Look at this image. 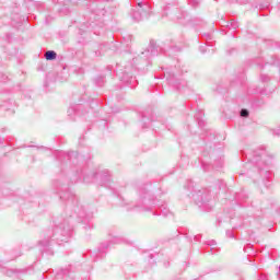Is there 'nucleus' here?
Returning <instances> with one entry per match:
<instances>
[{
    "label": "nucleus",
    "mask_w": 280,
    "mask_h": 280,
    "mask_svg": "<svg viewBox=\"0 0 280 280\" xmlns=\"http://www.w3.org/2000/svg\"><path fill=\"white\" fill-rule=\"evenodd\" d=\"M138 8L139 11L143 14V16H145L148 19V16H150V14H152V8L150 7V4L148 3V1H143V0H138Z\"/></svg>",
    "instance_id": "nucleus-1"
},
{
    "label": "nucleus",
    "mask_w": 280,
    "mask_h": 280,
    "mask_svg": "<svg viewBox=\"0 0 280 280\" xmlns=\"http://www.w3.org/2000/svg\"><path fill=\"white\" fill-rule=\"evenodd\" d=\"M70 229L68 230H62V228H56L54 231V237L57 240V242H67V240L62 237H69ZM60 233L62 236H60Z\"/></svg>",
    "instance_id": "nucleus-2"
},
{
    "label": "nucleus",
    "mask_w": 280,
    "mask_h": 280,
    "mask_svg": "<svg viewBox=\"0 0 280 280\" xmlns=\"http://www.w3.org/2000/svg\"><path fill=\"white\" fill-rule=\"evenodd\" d=\"M132 19H133V21H137V22H139V21H143V19H147L144 15H143V13L138 9L137 11H133V13H132Z\"/></svg>",
    "instance_id": "nucleus-3"
},
{
    "label": "nucleus",
    "mask_w": 280,
    "mask_h": 280,
    "mask_svg": "<svg viewBox=\"0 0 280 280\" xmlns=\"http://www.w3.org/2000/svg\"><path fill=\"white\" fill-rule=\"evenodd\" d=\"M57 57H58V54H56V51L54 50H48L45 54L46 60H56Z\"/></svg>",
    "instance_id": "nucleus-4"
},
{
    "label": "nucleus",
    "mask_w": 280,
    "mask_h": 280,
    "mask_svg": "<svg viewBox=\"0 0 280 280\" xmlns=\"http://www.w3.org/2000/svg\"><path fill=\"white\" fill-rule=\"evenodd\" d=\"M249 113L248 109H241V117H248Z\"/></svg>",
    "instance_id": "nucleus-5"
},
{
    "label": "nucleus",
    "mask_w": 280,
    "mask_h": 280,
    "mask_svg": "<svg viewBox=\"0 0 280 280\" xmlns=\"http://www.w3.org/2000/svg\"><path fill=\"white\" fill-rule=\"evenodd\" d=\"M226 237H230L231 240H233V237H235V234H233V231L228 230L226 231Z\"/></svg>",
    "instance_id": "nucleus-6"
},
{
    "label": "nucleus",
    "mask_w": 280,
    "mask_h": 280,
    "mask_svg": "<svg viewBox=\"0 0 280 280\" xmlns=\"http://www.w3.org/2000/svg\"><path fill=\"white\" fill-rule=\"evenodd\" d=\"M39 244L40 246H49V241L47 242L40 241Z\"/></svg>",
    "instance_id": "nucleus-7"
},
{
    "label": "nucleus",
    "mask_w": 280,
    "mask_h": 280,
    "mask_svg": "<svg viewBox=\"0 0 280 280\" xmlns=\"http://www.w3.org/2000/svg\"><path fill=\"white\" fill-rule=\"evenodd\" d=\"M261 81L262 82H268V77L267 75H261Z\"/></svg>",
    "instance_id": "nucleus-8"
},
{
    "label": "nucleus",
    "mask_w": 280,
    "mask_h": 280,
    "mask_svg": "<svg viewBox=\"0 0 280 280\" xmlns=\"http://www.w3.org/2000/svg\"><path fill=\"white\" fill-rule=\"evenodd\" d=\"M115 244H119V238H115Z\"/></svg>",
    "instance_id": "nucleus-9"
},
{
    "label": "nucleus",
    "mask_w": 280,
    "mask_h": 280,
    "mask_svg": "<svg viewBox=\"0 0 280 280\" xmlns=\"http://www.w3.org/2000/svg\"><path fill=\"white\" fill-rule=\"evenodd\" d=\"M151 56H155V54H154V52H152V50H151Z\"/></svg>",
    "instance_id": "nucleus-10"
},
{
    "label": "nucleus",
    "mask_w": 280,
    "mask_h": 280,
    "mask_svg": "<svg viewBox=\"0 0 280 280\" xmlns=\"http://www.w3.org/2000/svg\"><path fill=\"white\" fill-rule=\"evenodd\" d=\"M68 113H73V109L68 110Z\"/></svg>",
    "instance_id": "nucleus-11"
},
{
    "label": "nucleus",
    "mask_w": 280,
    "mask_h": 280,
    "mask_svg": "<svg viewBox=\"0 0 280 280\" xmlns=\"http://www.w3.org/2000/svg\"><path fill=\"white\" fill-rule=\"evenodd\" d=\"M163 215H167V212H164Z\"/></svg>",
    "instance_id": "nucleus-12"
}]
</instances>
